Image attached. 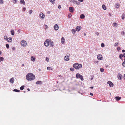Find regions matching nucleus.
Returning a JSON list of instances; mask_svg holds the SVG:
<instances>
[{
	"label": "nucleus",
	"instance_id": "obj_1",
	"mask_svg": "<svg viewBox=\"0 0 125 125\" xmlns=\"http://www.w3.org/2000/svg\"><path fill=\"white\" fill-rule=\"evenodd\" d=\"M35 78V76L31 73H30L26 75V78L28 81L33 80Z\"/></svg>",
	"mask_w": 125,
	"mask_h": 125
},
{
	"label": "nucleus",
	"instance_id": "obj_2",
	"mask_svg": "<svg viewBox=\"0 0 125 125\" xmlns=\"http://www.w3.org/2000/svg\"><path fill=\"white\" fill-rule=\"evenodd\" d=\"M82 65L81 64L76 63L74 64L73 65V67L76 69H79L82 67Z\"/></svg>",
	"mask_w": 125,
	"mask_h": 125
},
{
	"label": "nucleus",
	"instance_id": "obj_3",
	"mask_svg": "<svg viewBox=\"0 0 125 125\" xmlns=\"http://www.w3.org/2000/svg\"><path fill=\"white\" fill-rule=\"evenodd\" d=\"M76 78H80L82 81H83V76L82 75L80 74L79 73H77L76 74Z\"/></svg>",
	"mask_w": 125,
	"mask_h": 125
},
{
	"label": "nucleus",
	"instance_id": "obj_4",
	"mask_svg": "<svg viewBox=\"0 0 125 125\" xmlns=\"http://www.w3.org/2000/svg\"><path fill=\"white\" fill-rule=\"evenodd\" d=\"M21 45L24 47L26 45L27 43L26 41H22L21 42Z\"/></svg>",
	"mask_w": 125,
	"mask_h": 125
},
{
	"label": "nucleus",
	"instance_id": "obj_5",
	"mask_svg": "<svg viewBox=\"0 0 125 125\" xmlns=\"http://www.w3.org/2000/svg\"><path fill=\"white\" fill-rule=\"evenodd\" d=\"M49 41L48 39H47L44 42V44L46 46H48L49 45Z\"/></svg>",
	"mask_w": 125,
	"mask_h": 125
},
{
	"label": "nucleus",
	"instance_id": "obj_6",
	"mask_svg": "<svg viewBox=\"0 0 125 125\" xmlns=\"http://www.w3.org/2000/svg\"><path fill=\"white\" fill-rule=\"evenodd\" d=\"M39 16L42 19H43L45 17L44 14L42 12H41Z\"/></svg>",
	"mask_w": 125,
	"mask_h": 125
},
{
	"label": "nucleus",
	"instance_id": "obj_7",
	"mask_svg": "<svg viewBox=\"0 0 125 125\" xmlns=\"http://www.w3.org/2000/svg\"><path fill=\"white\" fill-rule=\"evenodd\" d=\"M107 83L109 84L110 87H112L114 84L113 83L110 81H109L107 82Z\"/></svg>",
	"mask_w": 125,
	"mask_h": 125
},
{
	"label": "nucleus",
	"instance_id": "obj_8",
	"mask_svg": "<svg viewBox=\"0 0 125 125\" xmlns=\"http://www.w3.org/2000/svg\"><path fill=\"white\" fill-rule=\"evenodd\" d=\"M123 57H125V53H123V54H120L119 55V57L120 59H121Z\"/></svg>",
	"mask_w": 125,
	"mask_h": 125
},
{
	"label": "nucleus",
	"instance_id": "obj_9",
	"mask_svg": "<svg viewBox=\"0 0 125 125\" xmlns=\"http://www.w3.org/2000/svg\"><path fill=\"white\" fill-rule=\"evenodd\" d=\"M69 11L71 12H73V7H70L69 8Z\"/></svg>",
	"mask_w": 125,
	"mask_h": 125
},
{
	"label": "nucleus",
	"instance_id": "obj_10",
	"mask_svg": "<svg viewBox=\"0 0 125 125\" xmlns=\"http://www.w3.org/2000/svg\"><path fill=\"white\" fill-rule=\"evenodd\" d=\"M81 27L80 26H77L76 28V30L77 31H79L81 29Z\"/></svg>",
	"mask_w": 125,
	"mask_h": 125
},
{
	"label": "nucleus",
	"instance_id": "obj_11",
	"mask_svg": "<svg viewBox=\"0 0 125 125\" xmlns=\"http://www.w3.org/2000/svg\"><path fill=\"white\" fill-rule=\"evenodd\" d=\"M122 77V75L120 73H118L117 75V77L119 79L121 80Z\"/></svg>",
	"mask_w": 125,
	"mask_h": 125
},
{
	"label": "nucleus",
	"instance_id": "obj_12",
	"mask_svg": "<svg viewBox=\"0 0 125 125\" xmlns=\"http://www.w3.org/2000/svg\"><path fill=\"white\" fill-rule=\"evenodd\" d=\"M58 29L59 27L58 25L57 24H55L54 26V30L57 31L58 30Z\"/></svg>",
	"mask_w": 125,
	"mask_h": 125
},
{
	"label": "nucleus",
	"instance_id": "obj_13",
	"mask_svg": "<svg viewBox=\"0 0 125 125\" xmlns=\"http://www.w3.org/2000/svg\"><path fill=\"white\" fill-rule=\"evenodd\" d=\"M97 58L99 60H101V58H102V55L100 54L98 55L97 56Z\"/></svg>",
	"mask_w": 125,
	"mask_h": 125
},
{
	"label": "nucleus",
	"instance_id": "obj_14",
	"mask_svg": "<svg viewBox=\"0 0 125 125\" xmlns=\"http://www.w3.org/2000/svg\"><path fill=\"white\" fill-rule=\"evenodd\" d=\"M69 59V58L68 56H66L65 57L64 59L66 61H68Z\"/></svg>",
	"mask_w": 125,
	"mask_h": 125
},
{
	"label": "nucleus",
	"instance_id": "obj_15",
	"mask_svg": "<svg viewBox=\"0 0 125 125\" xmlns=\"http://www.w3.org/2000/svg\"><path fill=\"white\" fill-rule=\"evenodd\" d=\"M49 43H50V45L51 46L53 47V42L50 41H49Z\"/></svg>",
	"mask_w": 125,
	"mask_h": 125
},
{
	"label": "nucleus",
	"instance_id": "obj_16",
	"mask_svg": "<svg viewBox=\"0 0 125 125\" xmlns=\"http://www.w3.org/2000/svg\"><path fill=\"white\" fill-rule=\"evenodd\" d=\"M10 81L11 83H13L14 82V78H11L10 79Z\"/></svg>",
	"mask_w": 125,
	"mask_h": 125
},
{
	"label": "nucleus",
	"instance_id": "obj_17",
	"mask_svg": "<svg viewBox=\"0 0 125 125\" xmlns=\"http://www.w3.org/2000/svg\"><path fill=\"white\" fill-rule=\"evenodd\" d=\"M115 98L117 101H118L121 99V97L119 96H116L115 97Z\"/></svg>",
	"mask_w": 125,
	"mask_h": 125
},
{
	"label": "nucleus",
	"instance_id": "obj_18",
	"mask_svg": "<svg viewBox=\"0 0 125 125\" xmlns=\"http://www.w3.org/2000/svg\"><path fill=\"white\" fill-rule=\"evenodd\" d=\"M20 2L21 4H22L24 5H25V2L24 1V0H20Z\"/></svg>",
	"mask_w": 125,
	"mask_h": 125
},
{
	"label": "nucleus",
	"instance_id": "obj_19",
	"mask_svg": "<svg viewBox=\"0 0 125 125\" xmlns=\"http://www.w3.org/2000/svg\"><path fill=\"white\" fill-rule=\"evenodd\" d=\"M31 61L33 62L35 61V58L32 56L31 57Z\"/></svg>",
	"mask_w": 125,
	"mask_h": 125
},
{
	"label": "nucleus",
	"instance_id": "obj_20",
	"mask_svg": "<svg viewBox=\"0 0 125 125\" xmlns=\"http://www.w3.org/2000/svg\"><path fill=\"white\" fill-rule=\"evenodd\" d=\"M42 83L41 81H37L36 82V84H42Z\"/></svg>",
	"mask_w": 125,
	"mask_h": 125
},
{
	"label": "nucleus",
	"instance_id": "obj_21",
	"mask_svg": "<svg viewBox=\"0 0 125 125\" xmlns=\"http://www.w3.org/2000/svg\"><path fill=\"white\" fill-rule=\"evenodd\" d=\"M64 39L63 37L61 39V42L62 44H63L64 43Z\"/></svg>",
	"mask_w": 125,
	"mask_h": 125
},
{
	"label": "nucleus",
	"instance_id": "obj_22",
	"mask_svg": "<svg viewBox=\"0 0 125 125\" xmlns=\"http://www.w3.org/2000/svg\"><path fill=\"white\" fill-rule=\"evenodd\" d=\"M85 17V16L83 14H81L80 16V18H81L83 19Z\"/></svg>",
	"mask_w": 125,
	"mask_h": 125
},
{
	"label": "nucleus",
	"instance_id": "obj_23",
	"mask_svg": "<svg viewBox=\"0 0 125 125\" xmlns=\"http://www.w3.org/2000/svg\"><path fill=\"white\" fill-rule=\"evenodd\" d=\"M4 38L5 40H7V41L8 42H9V40L8 39V38L7 36H4Z\"/></svg>",
	"mask_w": 125,
	"mask_h": 125
},
{
	"label": "nucleus",
	"instance_id": "obj_24",
	"mask_svg": "<svg viewBox=\"0 0 125 125\" xmlns=\"http://www.w3.org/2000/svg\"><path fill=\"white\" fill-rule=\"evenodd\" d=\"M13 91L14 92H20V90H18L17 89H14Z\"/></svg>",
	"mask_w": 125,
	"mask_h": 125
},
{
	"label": "nucleus",
	"instance_id": "obj_25",
	"mask_svg": "<svg viewBox=\"0 0 125 125\" xmlns=\"http://www.w3.org/2000/svg\"><path fill=\"white\" fill-rule=\"evenodd\" d=\"M10 32L11 33V34L12 35H14V30H11Z\"/></svg>",
	"mask_w": 125,
	"mask_h": 125
},
{
	"label": "nucleus",
	"instance_id": "obj_26",
	"mask_svg": "<svg viewBox=\"0 0 125 125\" xmlns=\"http://www.w3.org/2000/svg\"><path fill=\"white\" fill-rule=\"evenodd\" d=\"M102 7L103 9H104V10H106V7L104 5H103L102 6Z\"/></svg>",
	"mask_w": 125,
	"mask_h": 125
},
{
	"label": "nucleus",
	"instance_id": "obj_27",
	"mask_svg": "<svg viewBox=\"0 0 125 125\" xmlns=\"http://www.w3.org/2000/svg\"><path fill=\"white\" fill-rule=\"evenodd\" d=\"M76 31V30H75L74 29H73L72 30V31L73 34H74L75 33Z\"/></svg>",
	"mask_w": 125,
	"mask_h": 125
},
{
	"label": "nucleus",
	"instance_id": "obj_28",
	"mask_svg": "<svg viewBox=\"0 0 125 125\" xmlns=\"http://www.w3.org/2000/svg\"><path fill=\"white\" fill-rule=\"evenodd\" d=\"M4 60V58L2 57H0V62H1V61H3Z\"/></svg>",
	"mask_w": 125,
	"mask_h": 125
},
{
	"label": "nucleus",
	"instance_id": "obj_29",
	"mask_svg": "<svg viewBox=\"0 0 125 125\" xmlns=\"http://www.w3.org/2000/svg\"><path fill=\"white\" fill-rule=\"evenodd\" d=\"M24 85H22V86H21L20 88V90H23L24 89Z\"/></svg>",
	"mask_w": 125,
	"mask_h": 125
},
{
	"label": "nucleus",
	"instance_id": "obj_30",
	"mask_svg": "<svg viewBox=\"0 0 125 125\" xmlns=\"http://www.w3.org/2000/svg\"><path fill=\"white\" fill-rule=\"evenodd\" d=\"M50 2L52 3V4L54 3L55 0H49Z\"/></svg>",
	"mask_w": 125,
	"mask_h": 125
},
{
	"label": "nucleus",
	"instance_id": "obj_31",
	"mask_svg": "<svg viewBox=\"0 0 125 125\" xmlns=\"http://www.w3.org/2000/svg\"><path fill=\"white\" fill-rule=\"evenodd\" d=\"M118 44H119V43L118 42L115 43L114 45V46L115 47L117 46L118 45Z\"/></svg>",
	"mask_w": 125,
	"mask_h": 125
},
{
	"label": "nucleus",
	"instance_id": "obj_32",
	"mask_svg": "<svg viewBox=\"0 0 125 125\" xmlns=\"http://www.w3.org/2000/svg\"><path fill=\"white\" fill-rule=\"evenodd\" d=\"M115 6L116 8H118L119 7V5L118 3H117L116 4Z\"/></svg>",
	"mask_w": 125,
	"mask_h": 125
},
{
	"label": "nucleus",
	"instance_id": "obj_33",
	"mask_svg": "<svg viewBox=\"0 0 125 125\" xmlns=\"http://www.w3.org/2000/svg\"><path fill=\"white\" fill-rule=\"evenodd\" d=\"M8 39L9 40V42H11L12 40V38L11 37H9L8 38Z\"/></svg>",
	"mask_w": 125,
	"mask_h": 125
},
{
	"label": "nucleus",
	"instance_id": "obj_34",
	"mask_svg": "<svg viewBox=\"0 0 125 125\" xmlns=\"http://www.w3.org/2000/svg\"><path fill=\"white\" fill-rule=\"evenodd\" d=\"M113 25L115 27H117V24L115 22L113 23Z\"/></svg>",
	"mask_w": 125,
	"mask_h": 125
},
{
	"label": "nucleus",
	"instance_id": "obj_35",
	"mask_svg": "<svg viewBox=\"0 0 125 125\" xmlns=\"http://www.w3.org/2000/svg\"><path fill=\"white\" fill-rule=\"evenodd\" d=\"M125 15L124 14H122V19L123 20L125 18Z\"/></svg>",
	"mask_w": 125,
	"mask_h": 125
},
{
	"label": "nucleus",
	"instance_id": "obj_36",
	"mask_svg": "<svg viewBox=\"0 0 125 125\" xmlns=\"http://www.w3.org/2000/svg\"><path fill=\"white\" fill-rule=\"evenodd\" d=\"M104 69L102 68H101L100 69V71L101 72H104Z\"/></svg>",
	"mask_w": 125,
	"mask_h": 125
},
{
	"label": "nucleus",
	"instance_id": "obj_37",
	"mask_svg": "<svg viewBox=\"0 0 125 125\" xmlns=\"http://www.w3.org/2000/svg\"><path fill=\"white\" fill-rule=\"evenodd\" d=\"M70 70L72 71H73L74 70V69L73 68H70Z\"/></svg>",
	"mask_w": 125,
	"mask_h": 125
},
{
	"label": "nucleus",
	"instance_id": "obj_38",
	"mask_svg": "<svg viewBox=\"0 0 125 125\" xmlns=\"http://www.w3.org/2000/svg\"><path fill=\"white\" fill-rule=\"evenodd\" d=\"M68 17L69 18H70V17H71L72 16V15L71 14V13H70L68 15Z\"/></svg>",
	"mask_w": 125,
	"mask_h": 125
},
{
	"label": "nucleus",
	"instance_id": "obj_39",
	"mask_svg": "<svg viewBox=\"0 0 125 125\" xmlns=\"http://www.w3.org/2000/svg\"><path fill=\"white\" fill-rule=\"evenodd\" d=\"M47 69L48 70H49L50 69H51V70H52V69L51 68V67H47Z\"/></svg>",
	"mask_w": 125,
	"mask_h": 125
},
{
	"label": "nucleus",
	"instance_id": "obj_40",
	"mask_svg": "<svg viewBox=\"0 0 125 125\" xmlns=\"http://www.w3.org/2000/svg\"><path fill=\"white\" fill-rule=\"evenodd\" d=\"M13 1L14 4L16 3L17 1V0H13Z\"/></svg>",
	"mask_w": 125,
	"mask_h": 125
},
{
	"label": "nucleus",
	"instance_id": "obj_41",
	"mask_svg": "<svg viewBox=\"0 0 125 125\" xmlns=\"http://www.w3.org/2000/svg\"><path fill=\"white\" fill-rule=\"evenodd\" d=\"M44 25L45 26V29H47L48 28V26L47 25L45 24H44Z\"/></svg>",
	"mask_w": 125,
	"mask_h": 125
},
{
	"label": "nucleus",
	"instance_id": "obj_42",
	"mask_svg": "<svg viewBox=\"0 0 125 125\" xmlns=\"http://www.w3.org/2000/svg\"><path fill=\"white\" fill-rule=\"evenodd\" d=\"M6 48L8 49L9 48V44H6Z\"/></svg>",
	"mask_w": 125,
	"mask_h": 125
},
{
	"label": "nucleus",
	"instance_id": "obj_43",
	"mask_svg": "<svg viewBox=\"0 0 125 125\" xmlns=\"http://www.w3.org/2000/svg\"><path fill=\"white\" fill-rule=\"evenodd\" d=\"M122 65L123 66H125V61L123 62Z\"/></svg>",
	"mask_w": 125,
	"mask_h": 125
},
{
	"label": "nucleus",
	"instance_id": "obj_44",
	"mask_svg": "<svg viewBox=\"0 0 125 125\" xmlns=\"http://www.w3.org/2000/svg\"><path fill=\"white\" fill-rule=\"evenodd\" d=\"M3 1L2 0H0V3L1 4H2L3 3Z\"/></svg>",
	"mask_w": 125,
	"mask_h": 125
},
{
	"label": "nucleus",
	"instance_id": "obj_45",
	"mask_svg": "<svg viewBox=\"0 0 125 125\" xmlns=\"http://www.w3.org/2000/svg\"><path fill=\"white\" fill-rule=\"evenodd\" d=\"M101 46L102 47H104V43H102L101 44Z\"/></svg>",
	"mask_w": 125,
	"mask_h": 125
},
{
	"label": "nucleus",
	"instance_id": "obj_46",
	"mask_svg": "<svg viewBox=\"0 0 125 125\" xmlns=\"http://www.w3.org/2000/svg\"><path fill=\"white\" fill-rule=\"evenodd\" d=\"M46 61L47 62H48L49 60V59L48 57H46Z\"/></svg>",
	"mask_w": 125,
	"mask_h": 125
},
{
	"label": "nucleus",
	"instance_id": "obj_47",
	"mask_svg": "<svg viewBox=\"0 0 125 125\" xmlns=\"http://www.w3.org/2000/svg\"><path fill=\"white\" fill-rule=\"evenodd\" d=\"M121 49L120 48V47H118L117 48V50L118 51H119Z\"/></svg>",
	"mask_w": 125,
	"mask_h": 125
},
{
	"label": "nucleus",
	"instance_id": "obj_48",
	"mask_svg": "<svg viewBox=\"0 0 125 125\" xmlns=\"http://www.w3.org/2000/svg\"><path fill=\"white\" fill-rule=\"evenodd\" d=\"M32 10H30L29 11V13H30V14H31V13H32Z\"/></svg>",
	"mask_w": 125,
	"mask_h": 125
},
{
	"label": "nucleus",
	"instance_id": "obj_49",
	"mask_svg": "<svg viewBox=\"0 0 125 125\" xmlns=\"http://www.w3.org/2000/svg\"><path fill=\"white\" fill-rule=\"evenodd\" d=\"M121 34L123 35H124L125 34V32L124 31H122L121 32Z\"/></svg>",
	"mask_w": 125,
	"mask_h": 125
},
{
	"label": "nucleus",
	"instance_id": "obj_50",
	"mask_svg": "<svg viewBox=\"0 0 125 125\" xmlns=\"http://www.w3.org/2000/svg\"><path fill=\"white\" fill-rule=\"evenodd\" d=\"M93 77H94V76H91V80H92L93 79Z\"/></svg>",
	"mask_w": 125,
	"mask_h": 125
},
{
	"label": "nucleus",
	"instance_id": "obj_51",
	"mask_svg": "<svg viewBox=\"0 0 125 125\" xmlns=\"http://www.w3.org/2000/svg\"><path fill=\"white\" fill-rule=\"evenodd\" d=\"M73 2L76 3L77 1L76 0H73Z\"/></svg>",
	"mask_w": 125,
	"mask_h": 125
},
{
	"label": "nucleus",
	"instance_id": "obj_52",
	"mask_svg": "<svg viewBox=\"0 0 125 125\" xmlns=\"http://www.w3.org/2000/svg\"><path fill=\"white\" fill-rule=\"evenodd\" d=\"M95 34L96 35H99V33L98 32H96L95 33Z\"/></svg>",
	"mask_w": 125,
	"mask_h": 125
},
{
	"label": "nucleus",
	"instance_id": "obj_53",
	"mask_svg": "<svg viewBox=\"0 0 125 125\" xmlns=\"http://www.w3.org/2000/svg\"><path fill=\"white\" fill-rule=\"evenodd\" d=\"M61 6L60 5H59L58 6V8L59 9H60L61 8Z\"/></svg>",
	"mask_w": 125,
	"mask_h": 125
},
{
	"label": "nucleus",
	"instance_id": "obj_54",
	"mask_svg": "<svg viewBox=\"0 0 125 125\" xmlns=\"http://www.w3.org/2000/svg\"><path fill=\"white\" fill-rule=\"evenodd\" d=\"M26 10V8L25 7H24L23 8V10L24 11Z\"/></svg>",
	"mask_w": 125,
	"mask_h": 125
},
{
	"label": "nucleus",
	"instance_id": "obj_55",
	"mask_svg": "<svg viewBox=\"0 0 125 125\" xmlns=\"http://www.w3.org/2000/svg\"><path fill=\"white\" fill-rule=\"evenodd\" d=\"M15 49V48L14 47H13L12 48V50L13 51Z\"/></svg>",
	"mask_w": 125,
	"mask_h": 125
},
{
	"label": "nucleus",
	"instance_id": "obj_56",
	"mask_svg": "<svg viewBox=\"0 0 125 125\" xmlns=\"http://www.w3.org/2000/svg\"><path fill=\"white\" fill-rule=\"evenodd\" d=\"M77 4H80V2H77V1L76 2V3Z\"/></svg>",
	"mask_w": 125,
	"mask_h": 125
},
{
	"label": "nucleus",
	"instance_id": "obj_57",
	"mask_svg": "<svg viewBox=\"0 0 125 125\" xmlns=\"http://www.w3.org/2000/svg\"><path fill=\"white\" fill-rule=\"evenodd\" d=\"M79 1L81 2H83V0H78Z\"/></svg>",
	"mask_w": 125,
	"mask_h": 125
},
{
	"label": "nucleus",
	"instance_id": "obj_58",
	"mask_svg": "<svg viewBox=\"0 0 125 125\" xmlns=\"http://www.w3.org/2000/svg\"><path fill=\"white\" fill-rule=\"evenodd\" d=\"M122 52H125V50H122Z\"/></svg>",
	"mask_w": 125,
	"mask_h": 125
},
{
	"label": "nucleus",
	"instance_id": "obj_59",
	"mask_svg": "<svg viewBox=\"0 0 125 125\" xmlns=\"http://www.w3.org/2000/svg\"><path fill=\"white\" fill-rule=\"evenodd\" d=\"M50 11H48L47 12V13L48 14H50Z\"/></svg>",
	"mask_w": 125,
	"mask_h": 125
},
{
	"label": "nucleus",
	"instance_id": "obj_60",
	"mask_svg": "<svg viewBox=\"0 0 125 125\" xmlns=\"http://www.w3.org/2000/svg\"><path fill=\"white\" fill-rule=\"evenodd\" d=\"M20 31H21L20 29L18 31V32H19V33H20Z\"/></svg>",
	"mask_w": 125,
	"mask_h": 125
},
{
	"label": "nucleus",
	"instance_id": "obj_61",
	"mask_svg": "<svg viewBox=\"0 0 125 125\" xmlns=\"http://www.w3.org/2000/svg\"><path fill=\"white\" fill-rule=\"evenodd\" d=\"M90 95L91 96H93V94L92 93H90Z\"/></svg>",
	"mask_w": 125,
	"mask_h": 125
},
{
	"label": "nucleus",
	"instance_id": "obj_62",
	"mask_svg": "<svg viewBox=\"0 0 125 125\" xmlns=\"http://www.w3.org/2000/svg\"><path fill=\"white\" fill-rule=\"evenodd\" d=\"M90 88H91V89H93L94 88V87L93 86H91V87H90Z\"/></svg>",
	"mask_w": 125,
	"mask_h": 125
},
{
	"label": "nucleus",
	"instance_id": "obj_63",
	"mask_svg": "<svg viewBox=\"0 0 125 125\" xmlns=\"http://www.w3.org/2000/svg\"><path fill=\"white\" fill-rule=\"evenodd\" d=\"M124 78L125 79V74H124Z\"/></svg>",
	"mask_w": 125,
	"mask_h": 125
},
{
	"label": "nucleus",
	"instance_id": "obj_64",
	"mask_svg": "<svg viewBox=\"0 0 125 125\" xmlns=\"http://www.w3.org/2000/svg\"><path fill=\"white\" fill-rule=\"evenodd\" d=\"M27 90L28 91H30V90L29 88H28L27 89Z\"/></svg>",
	"mask_w": 125,
	"mask_h": 125
}]
</instances>
